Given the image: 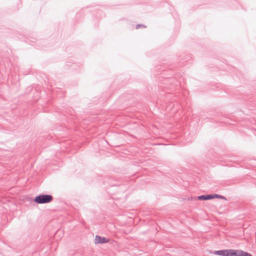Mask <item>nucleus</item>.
I'll return each mask as SVG.
<instances>
[{
	"mask_svg": "<svg viewBox=\"0 0 256 256\" xmlns=\"http://www.w3.org/2000/svg\"><path fill=\"white\" fill-rule=\"evenodd\" d=\"M214 198H219V199L226 200L224 196H223L221 195L218 194L206 195V200L214 199Z\"/></svg>",
	"mask_w": 256,
	"mask_h": 256,
	"instance_id": "nucleus-3",
	"label": "nucleus"
},
{
	"mask_svg": "<svg viewBox=\"0 0 256 256\" xmlns=\"http://www.w3.org/2000/svg\"><path fill=\"white\" fill-rule=\"evenodd\" d=\"M108 242V240L105 238L96 236L95 238V242L96 244L106 243Z\"/></svg>",
	"mask_w": 256,
	"mask_h": 256,
	"instance_id": "nucleus-4",
	"label": "nucleus"
},
{
	"mask_svg": "<svg viewBox=\"0 0 256 256\" xmlns=\"http://www.w3.org/2000/svg\"><path fill=\"white\" fill-rule=\"evenodd\" d=\"M225 256H252L251 254L242 250H225Z\"/></svg>",
	"mask_w": 256,
	"mask_h": 256,
	"instance_id": "nucleus-1",
	"label": "nucleus"
},
{
	"mask_svg": "<svg viewBox=\"0 0 256 256\" xmlns=\"http://www.w3.org/2000/svg\"><path fill=\"white\" fill-rule=\"evenodd\" d=\"M214 254L216 255L220 256H225V250H216L214 252Z\"/></svg>",
	"mask_w": 256,
	"mask_h": 256,
	"instance_id": "nucleus-5",
	"label": "nucleus"
},
{
	"mask_svg": "<svg viewBox=\"0 0 256 256\" xmlns=\"http://www.w3.org/2000/svg\"><path fill=\"white\" fill-rule=\"evenodd\" d=\"M198 199L200 200H206V195H202L198 197Z\"/></svg>",
	"mask_w": 256,
	"mask_h": 256,
	"instance_id": "nucleus-6",
	"label": "nucleus"
},
{
	"mask_svg": "<svg viewBox=\"0 0 256 256\" xmlns=\"http://www.w3.org/2000/svg\"><path fill=\"white\" fill-rule=\"evenodd\" d=\"M52 198L50 195H40L36 196L34 201L37 204H46L50 202Z\"/></svg>",
	"mask_w": 256,
	"mask_h": 256,
	"instance_id": "nucleus-2",
	"label": "nucleus"
}]
</instances>
